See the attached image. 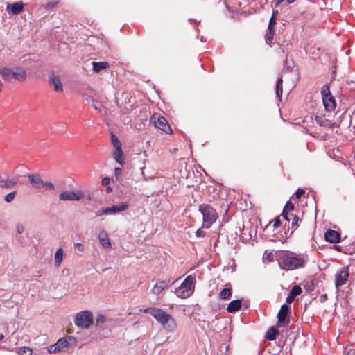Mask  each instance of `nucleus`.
<instances>
[{
    "instance_id": "obj_2",
    "label": "nucleus",
    "mask_w": 355,
    "mask_h": 355,
    "mask_svg": "<svg viewBox=\"0 0 355 355\" xmlns=\"http://www.w3.org/2000/svg\"><path fill=\"white\" fill-rule=\"evenodd\" d=\"M141 311L145 313H149L153 315L157 322H159L163 328L169 331L173 332L177 328V323L175 320L166 311L156 307H148Z\"/></svg>"
},
{
    "instance_id": "obj_55",
    "label": "nucleus",
    "mask_w": 355,
    "mask_h": 355,
    "mask_svg": "<svg viewBox=\"0 0 355 355\" xmlns=\"http://www.w3.org/2000/svg\"><path fill=\"white\" fill-rule=\"evenodd\" d=\"M353 351V349H349L348 352H347V354L346 355H349L350 352Z\"/></svg>"
},
{
    "instance_id": "obj_11",
    "label": "nucleus",
    "mask_w": 355,
    "mask_h": 355,
    "mask_svg": "<svg viewBox=\"0 0 355 355\" xmlns=\"http://www.w3.org/2000/svg\"><path fill=\"white\" fill-rule=\"evenodd\" d=\"M349 275V267H343L335 275V286L338 288L344 285Z\"/></svg>"
},
{
    "instance_id": "obj_13",
    "label": "nucleus",
    "mask_w": 355,
    "mask_h": 355,
    "mask_svg": "<svg viewBox=\"0 0 355 355\" xmlns=\"http://www.w3.org/2000/svg\"><path fill=\"white\" fill-rule=\"evenodd\" d=\"M69 347V344L66 339L63 337L58 340V341L49 347V353H58L62 351L63 349Z\"/></svg>"
},
{
    "instance_id": "obj_12",
    "label": "nucleus",
    "mask_w": 355,
    "mask_h": 355,
    "mask_svg": "<svg viewBox=\"0 0 355 355\" xmlns=\"http://www.w3.org/2000/svg\"><path fill=\"white\" fill-rule=\"evenodd\" d=\"M81 191H63L60 193L59 199L63 201H78L83 197Z\"/></svg>"
},
{
    "instance_id": "obj_54",
    "label": "nucleus",
    "mask_w": 355,
    "mask_h": 355,
    "mask_svg": "<svg viewBox=\"0 0 355 355\" xmlns=\"http://www.w3.org/2000/svg\"><path fill=\"white\" fill-rule=\"evenodd\" d=\"M270 257L272 259V254L271 253H269L268 254V258L270 259Z\"/></svg>"
},
{
    "instance_id": "obj_49",
    "label": "nucleus",
    "mask_w": 355,
    "mask_h": 355,
    "mask_svg": "<svg viewBox=\"0 0 355 355\" xmlns=\"http://www.w3.org/2000/svg\"><path fill=\"white\" fill-rule=\"evenodd\" d=\"M242 306H243L244 309H248L249 307L248 301H245L243 303H242Z\"/></svg>"
},
{
    "instance_id": "obj_43",
    "label": "nucleus",
    "mask_w": 355,
    "mask_h": 355,
    "mask_svg": "<svg viewBox=\"0 0 355 355\" xmlns=\"http://www.w3.org/2000/svg\"><path fill=\"white\" fill-rule=\"evenodd\" d=\"M75 249L79 252H83L84 250V245L82 243H77L74 245Z\"/></svg>"
},
{
    "instance_id": "obj_9",
    "label": "nucleus",
    "mask_w": 355,
    "mask_h": 355,
    "mask_svg": "<svg viewBox=\"0 0 355 355\" xmlns=\"http://www.w3.org/2000/svg\"><path fill=\"white\" fill-rule=\"evenodd\" d=\"M150 122L153 124L155 127L162 130L165 133H172V129L171 128L167 120L159 114L155 113L150 117Z\"/></svg>"
},
{
    "instance_id": "obj_6",
    "label": "nucleus",
    "mask_w": 355,
    "mask_h": 355,
    "mask_svg": "<svg viewBox=\"0 0 355 355\" xmlns=\"http://www.w3.org/2000/svg\"><path fill=\"white\" fill-rule=\"evenodd\" d=\"M28 178L31 186L38 191L42 189L53 191L55 189V186L51 182L44 181L38 173L28 174Z\"/></svg>"
},
{
    "instance_id": "obj_37",
    "label": "nucleus",
    "mask_w": 355,
    "mask_h": 355,
    "mask_svg": "<svg viewBox=\"0 0 355 355\" xmlns=\"http://www.w3.org/2000/svg\"><path fill=\"white\" fill-rule=\"evenodd\" d=\"M58 3V1L55 0H51L49 1L45 6L44 8L47 10H50L54 7H55Z\"/></svg>"
},
{
    "instance_id": "obj_40",
    "label": "nucleus",
    "mask_w": 355,
    "mask_h": 355,
    "mask_svg": "<svg viewBox=\"0 0 355 355\" xmlns=\"http://www.w3.org/2000/svg\"><path fill=\"white\" fill-rule=\"evenodd\" d=\"M304 193L305 191L303 189H298L295 193L296 198L300 199Z\"/></svg>"
},
{
    "instance_id": "obj_15",
    "label": "nucleus",
    "mask_w": 355,
    "mask_h": 355,
    "mask_svg": "<svg viewBox=\"0 0 355 355\" xmlns=\"http://www.w3.org/2000/svg\"><path fill=\"white\" fill-rule=\"evenodd\" d=\"M49 84L51 87L56 92H62L63 91V85L60 78L55 75L49 77Z\"/></svg>"
},
{
    "instance_id": "obj_48",
    "label": "nucleus",
    "mask_w": 355,
    "mask_h": 355,
    "mask_svg": "<svg viewBox=\"0 0 355 355\" xmlns=\"http://www.w3.org/2000/svg\"><path fill=\"white\" fill-rule=\"evenodd\" d=\"M327 299V295L326 294L322 295L320 297V300L321 302H324Z\"/></svg>"
},
{
    "instance_id": "obj_26",
    "label": "nucleus",
    "mask_w": 355,
    "mask_h": 355,
    "mask_svg": "<svg viewBox=\"0 0 355 355\" xmlns=\"http://www.w3.org/2000/svg\"><path fill=\"white\" fill-rule=\"evenodd\" d=\"M293 211H294V205L290 200H288L284 206V208L282 213V216L284 219H287L288 217L290 215H291V212H293Z\"/></svg>"
},
{
    "instance_id": "obj_23",
    "label": "nucleus",
    "mask_w": 355,
    "mask_h": 355,
    "mask_svg": "<svg viewBox=\"0 0 355 355\" xmlns=\"http://www.w3.org/2000/svg\"><path fill=\"white\" fill-rule=\"evenodd\" d=\"M92 69L96 73H99L102 70L107 69L110 67V64L107 62H93Z\"/></svg>"
},
{
    "instance_id": "obj_57",
    "label": "nucleus",
    "mask_w": 355,
    "mask_h": 355,
    "mask_svg": "<svg viewBox=\"0 0 355 355\" xmlns=\"http://www.w3.org/2000/svg\"><path fill=\"white\" fill-rule=\"evenodd\" d=\"M335 248L339 250V246L336 245Z\"/></svg>"
},
{
    "instance_id": "obj_35",
    "label": "nucleus",
    "mask_w": 355,
    "mask_h": 355,
    "mask_svg": "<svg viewBox=\"0 0 355 355\" xmlns=\"http://www.w3.org/2000/svg\"><path fill=\"white\" fill-rule=\"evenodd\" d=\"M16 195V191L10 192L5 196L4 200L6 202H11L15 198Z\"/></svg>"
},
{
    "instance_id": "obj_4",
    "label": "nucleus",
    "mask_w": 355,
    "mask_h": 355,
    "mask_svg": "<svg viewBox=\"0 0 355 355\" xmlns=\"http://www.w3.org/2000/svg\"><path fill=\"white\" fill-rule=\"evenodd\" d=\"M198 211L202 215V227L204 228H209L218 218L216 211L209 204L200 205Z\"/></svg>"
},
{
    "instance_id": "obj_18",
    "label": "nucleus",
    "mask_w": 355,
    "mask_h": 355,
    "mask_svg": "<svg viewBox=\"0 0 355 355\" xmlns=\"http://www.w3.org/2000/svg\"><path fill=\"white\" fill-rule=\"evenodd\" d=\"M302 292V289L299 285H295L291 290L289 295L286 299V304L288 305L291 304L295 297L299 295H300Z\"/></svg>"
},
{
    "instance_id": "obj_41",
    "label": "nucleus",
    "mask_w": 355,
    "mask_h": 355,
    "mask_svg": "<svg viewBox=\"0 0 355 355\" xmlns=\"http://www.w3.org/2000/svg\"><path fill=\"white\" fill-rule=\"evenodd\" d=\"M281 224H282V221L280 219V216L276 217L274 220V224H273L274 228L279 227L281 225Z\"/></svg>"
},
{
    "instance_id": "obj_22",
    "label": "nucleus",
    "mask_w": 355,
    "mask_h": 355,
    "mask_svg": "<svg viewBox=\"0 0 355 355\" xmlns=\"http://www.w3.org/2000/svg\"><path fill=\"white\" fill-rule=\"evenodd\" d=\"M128 204L123 202L119 205H113L112 207H107V209L108 211V214H116V213H119L121 211H123L126 210L128 209Z\"/></svg>"
},
{
    "instance_id": "obj_45",
    "label": "nucleus",
    "mask_w": 355,
    "mask_h": 355,
    "mask_svg": "<svg viewBox=\"0 0 355 355\" xmlns=\"http://www.w3.org/2000/svg\"><path fill=\"white\" fill-rule=\"evenodd\" d=\"M24 226L21 225H17V231L19 234H21L24 232Z\"/></svg>"
},
{
    "instance_id": "obj_39",
    "label": "nucleus",
    "mask_w": 355,
    "mask_h": 355,
    "mask_svg": "<svg viewBox=\"0 0 355 355\" xmlns=\"http://www.w3.org/2000/svg\"><path fill=\"white\" fill-rule=\"evenodd\" d=\"M103 214H106V215L108 214V211H107V207L104 208V209H100V210H98L95 213L96 216H102Z\"/></svg>"
},
{
    "instance_id": "obj_5",
    "label": "nucleus",
    "mask_w": 355,
    "mask_h": 355,
    "mask_svg": "<svg viewBox=\"0 0 355 355\" xmlns=\"http://www.w3.org/2000/svg\"><path fill=\"white\" fill-rule=\"evenodd\" d=\"M0 74L4 80L8 81L17 80L23 82L26 78V71L23 69L18 67H3L0 69Z\"/></svg>"
},
{
    "instance_id": "obj_50",
    "label": "nucleus",
    "mask_w": 355,
    "mask_h": 355,
    "mask_svg": "<svg viewBox=\"0 0 355 355\" xmlns=\"http://www.w3.org/2000/svg\"><path fill=\"white\" fill-rule=\"evenodd\" d=\"M295 214H293V212H291V215H290L287 219H285L286 221L289 222L290 220H292V218L295 216Z\"/></svg>"
},
{
    "instance_id": "obj_16",
    "label": "nucleus",
    "mask_w": 355,
    "mask_h": 355,
    "mask_svg": "<svg viewBox=\"0 0 355 355\" xmlns=\"http://www.w3.org/2000/svg\"><path fill=\"white\" fill-rule=\"evenodd\" d=\"M171 283V280H162L159 281L155 284L153 288L151 290L153 294L158 295H159L162 291H164L166 288Z\"/></svg>"
},
{
    "instance_id": "obj_30",
    "label": "nucleus",
    "mask_w": 355,
    "mask_h": 355,
    "mask_svg": "<svg viewBox=\"0 0 355 355\" xmlns=\"http://www.w3.org/2000/svg\"><path fill=\"white\" fill-rule=\"evenodd\" d=\"M282 83H283L282 78L279 77L277 79V84H276V95L279 100H281V97L282 95V90H283Z\"/></svg>"
},
{
    "instance_id": "obj_7",
    "label": "nucleus",
    "mask_w": 355,
    "mask_h": 355,
    "mask_svg": "<svg viewBox=\"0 0 355 355\" xmlns=\"http://www.w3.org/2000/svg\"><path fill=\"white\" fill-rule=\"evenodd\" d=\"M94 318L89 311H82L76 315L74 323L78 327L87 329L93 324Z\"/></svg>"
},
{
    "instance_id": "obj_34",
    "label": "nucleus",
    "mask_w": 355,
    "mask_h": 355,
    "mask_svg": "<svg viewBox=\"0 0 355 355\" xmlns=\"http://www.w3.org/2000/svg\"><path fill=\"white\" fill-rule=\"evenodd\" d=\"M111 140H112V144L114 148H119V147L121 146V144L119 139L115 135L112 134Z\"/></svg>"
},
{
    "instance_id": "obj_20",
    "label": "nucleus",
    "mask_w": 355,
    "mask_h": 355,
    "mask_svg": "<svg viewBox=\"0 0 355 355\" xmlns=\"http://www.w3.org/2000/svg\"><path fill=\"white\" fill-rule=\"evenodd\" d=\"M301 222L302 219L297 215H295V216L292 218L291 227V231L290 232H285L286 237L287 239L290 237L292 235V234L298 228V227L300 226V223Z\"/></svg>"
},
{
    "instance_id": "obj_32",
    "label": "nucleus",
    "mask_w": 355,
    "mask_h": 355,
    "mask_svg": "<svg viewBox=\"0 0 355 355\" xmlns=\"http://www.w3.org/2000/svg\"><path fill=\"white\" fill-rule=\"evenodd\" d=\"M32 353V349L28 347H20L18 351L19 355H31Z\"/></svg>"
},
{
    "instance_id": "obj_29",
    "label": "nucleus",
    "mask_w": 355,
    "mask_h": 355,
    "mask_svg": "<svg viewBox=\"0 0 355 355\" xmlns=\"http://www.w3.org/2000/svg\"><path fill=\"white\" fill-rule=\"evenodd\" d=\"M63 258V250L62 248H59L55 254V265L58 267L60 266Z\"/></svg>"
},
{
    "instance_id": "obj_14",
    "label": "nucleus",
    "mask_w": 355,
    "mask_h": 355,
    "mask_svg": "<svg viewBox=\"0 0 355 355\" xmlns=\"http://www.w3.org/2000/svg\"><path fill=\"white\" fill-rule=\"evenodd\" d=\"M6 10L10 15H19L24 11V3L21 1L14 3H8Z\"/></svg>"
},
{
    "instance_id": "obj_42",
    "label": "nucleus",
    "mask_w": 355,
    "mask_h": 355,
    "mask_svg": "<svg viewBox=\"0 0 355 355\" xmlns=\"http://www.w3.org/2000/svg\"><path fill=\"white\" fill-rule=\"evenodd\" d=\"M296 0H285L286 4H290L291 3H293ZM284 1V0H276V1H275L276 6L280 5Z\"/></svg>"
},
{
    "instance_id": "obj_53",
    "label": "nucleus",
    "mask_w": 355,
    "mask_h": 355,
    "mask_svg": "<svg viewBox=\"0 0 355 355\" xmlns=\"http://www.w3.org/2000/svg\"><path fill=\"white\" fill-rule=\"evenodd\" d=\"M4 338V335L3 334H0V341L3 340Z\"/></svg>"
},
{
    "instance_id": "obj_10",
    "label": "nucleus",
    "mask_w": 355,
    "mask_h": 355,
    "mask_svg": "<svg viewBox=\"0 0 355 355\" xmlns=\"http://www.w3.org/2000/svg\"><path fill=\"white\" fill-rule=\"evenodd\" d=\"M291 307L287 304L282 305L277 314L279 326L286 327L290 323Z\"/></svg>"
},
{
    "instance_id": "obj_21",
    "label": "nucleus",
    "mask_w": 355,
    "mask_h": 355,
    "mask_svg": "<svg viewBox=\"0 0 355 355\" xmlns=\"http://www.w3.org/2000/svg\"><path fill=\"white\" fill-rule=\"evenodd\" d=\"M98 239L101 244L104 248H110L111 243L106 232L101 231L99 233Z\"/></svg>"
},
{
    "instance_id": "obj_24",
    "label": "nucleus",
    "mask_w": 355,
    "mask_h": 355,
    "mask_svg": "<svg viewBox=\"0 0 355 355\" xmlns=\"http://www.w3.org/2000/svg\"><path fill=\"white\" fill-rule=\"evenodd\" d=\"M18 184V180L16 178H7L0 181V187L9 189L15 187Z\"/></svg>"
},
{
    "instance_id": "obj_56",
    "label": "nucleus",
    "mask_w": 355,
    "mask_h": 355,
    "mask_svg": "<svg viewBox=\"0 0 355 355\" xmlns=\"http://www.w3.org/2000/svg\"><path fill=\"white\" fill-rule=\"evenodd\" d=\"M110 191H111V189L110 187H107V191L109 192Z\"/></svg>"
},
{
    "instance_id": "obj_3",
    "label": "nucleus",
    "mask_w": 355,
    "mask_h": 355,
    "mask_svg": "<svg viewBox=\"0 0 355 355\" xmlns=\"http://www.w3.org/2000/svg\"><path fill=\"white\" fill-rule=\"evenodd\" d=\"M196 277L194 275L187 276L181 285L175 291V295L182 299L189 297L194 292Z\"/></svg>"
},
{
    "instance_id": "obj_31",
    "label": "nucleus",
    "mask_w": 355,
    "mask_h": 355,
    "mask_svg": "<svg viewBox=\"0 0 355 355\" xmlns=\"http://www.w3.org/2000/svg\"><path fill=\"white\" fill-rule=\"evenodd\" d=\"M273 35H274V30L273 28H271V29H269L268 30L266 35H265V40H266V42L269 44L270 46H271V44H272V40L273 39Z\"/></svg>"
},
{
    "instance_id": "obj_27",
    "label": "nucleus",
    "mask_w": 355,
    "mask_h": 355,
    "mask_svg": "<svg viewBox=\"0 0 355 355\" xmlns=\"http://www.w3.org/2000/svg\"><path fill=\"white\" fill-rule=\"evenodd\" d=\"M279 334V331L275 327H270L267 331L265 338L268 340H274L276 339L277 335Z\"/></svg>"
},
{
    "instance_id": "obj_25",
    "label": "nucleus",
    "mask_w": 355,
    "mask_h": 355,
    "mask_svg": "<svg viewBox=\"0 0 355 355\" xmlns=\"http://www.w3.org/2000/svg\"><path fill=\"white\" fill-rule=\"evenodd\" d=\"M113 157L121 166L123 164L124 157H123V152L122 150L121 146L119 147V148H114Z\"/></svg>"
},
{
    "instance_id": "obj_38",
    "label": "nucleus",
    "mask_w": 355,
    "mask_h": 355,
    "mask_svg": "<svg viewBox=\"0 0 355 355\" xmlns=\"http://www.w3.org/2000/svg\"><path fill=\"white\" fill-rule=\"evenodd\" d=\"M106 322V316L102 314H100L96 318V323L103 324Z\"/></svg>"
},
{
    "instance_id": "obj_17",
    "label": "nucleus",
    "mask_w": 355,
    "mask_h": 355,
    "mask_svg": "<svg viewBox=\"0 0 355 355\" xmlns=\"http://www.w3.org/2000/svg\"><path fill=\"white\" fill-rule=\"evenodd\" d=\"M324 237L327 241L332 243H336L340 241V236L339 233L335 230L329 229L325 234Z\"/></svg>"
},
{
    "instance_id": "obj_36",
    "label": "nucleus",
    "mask_w": 355,
    "mask_h": 355,
    "mask_svg": "<svg viewBox=\"0 0 355 355\" xmlns=\"http://www.w3.org/2000/svg\"><path fill=\"white\" fill-rule=\"evenodd\" d=\"M64 338L67 341V343L69 344V347L70 345H75L77 343L78 340H77V338L75 336H66V337H64Z\"/></svg>"
},
{
    "instance_id": "obj_1",
    "label": "nucleus",
    "mask_w": 355,
    "mask_h": 355,
    "mask_svg": "<svg viewBox=\"0 0 355 355\" xmlns=\"http://www.w3.org/2000/svg\"><path fill=\"white\" fill-rule=\"evenodd\" d=\"M307 262L306 256L291 251L280 253L278 256V263L281 269L293 270L302 268Z\"/></svg>"
},
{
    "instance_id": "obj_8",
    "label": "nucleus",
    "mask_w": 355,
    "mask_h": 355,
    "mask_svg": "<svg viewBox=\"0 0 355 355\" xmlns=\"http://www.w3.org/2000/svg\"><path fill=\"white\" fill-rule=\"evenodd\" d=\"M321 95L324 107L327 112H332L336 108V101L334 97L331 95L329 89V86L325 85L323 86L321 91Z\"/></svg>"
},
{
    "instance_id": "obj_19",
    "label": "nucleus",
    "mask_w": 355,
    "mask_h": 355,
    "mask_svg": "<svg viewBox=\"0 0 355 355\" xmlns=\"http://www.w3.org/2000/svg\"><path fill=\"white\" fill-rule=\"evenodd\" d=\"M242 307V300H234L231 301L227 307L228 313H235Z\"/></svg>"
},
{
    "instance_id": "obj_47",
    "label": "nucleus",
    "mask_w": 355,
    "mask_h": 355,
    "mask_svg": "<svg viewBox=\"0 0 355 355\" xmlns=\"http://www.w3.org/2000/svg\"><path fill=\"white\" fill-rule=\"evenodd\" d=\"M121 171H122V170H121V168H116L114 169V173H115V175H116V176H119V175H120L121 174Z\"/></svg>"
},
{
    "instance_id": "obj_46",
    "label": "nucleus",
    "mask_w": 355,
    "mask_h": 355,
    "mask_svg": "<svg viewBox=\"0 0 355 355\" xmlns=\"http://www.w3.org/2000/svg\"><path fill=\"white\" fill-rule=\"evenodd\" d=\"M110 178H104L102 180V184L103 185H107L110 183Z\"/></svg>"
},
{
    "instance_id": "obj_33",
    "label": "nucleus",
    "mask_w": 355,
    "mask_h": 355,
    "mask_svg": "<svg viewBox=\"0 0 355 355\" xmlns=\"http://www.w3.org/2000/svg\"><path fill=\"white\" fill-rule=\"evenodd\" d=\"M277 15H278V11L274 10L272 12V15L271 16V18L270 19V21H269V24H268L269 29L273 28V26L275 24V20H276V17H277Z\"/></svg>"
},
{
    "instance_id": "obj_44",
    "label": "nucleus",
    "mask_w": 355,
    "mask_h": 355,
    "mask_svg": "<svg viewBox=\"0 0 355 355\" xmlns=\"http://www.w3.org/2000/svg\"><path fill=\"white\" fill-rule=\"evenodd\" d=\"M196 235L198 237H205L206 235V233H205V232L201 230L200 229H198L196 232Z\"/></svg>"
},
{
    "instance_id": "obj_52",
    "label": "nucleus",
    "mask_w": 355,
    "mask_h": 355,
    "mask_svg": "<svg viewBox=\"0 0 355 355\" xmlns=\"http://www.w3.org/2000/svg\"><path fill=\"white\" fill-rule=\"evenodd\" d=\"M318 123L320 124V125H321V126H322V125H325L324 122H323V121H320L318 120Z\"/></svg>"
},
{
    "instance_id": "obj_28",
    "label": "nucleus",
    "mask_w": 355,
    "mask_h": 355,
    "mask_svg": "<svg viewBox=\"0 0 355 355\" xmlns=\"http://www.w3.org/2000/svg\"><path fill=\"white\" fill-rule=\"evenodd\" d=\"M232 295V288L231 286L229 288H224L219 293V297L222 300H227Z\"/></svg>"
},
{
    "instance_id": "obj_51",
    "label": "nucleus",
    "mask_w": 355,
    "mask_h": 355,
    "mask_svg": "<svg viewBox=\"0 0 355 355\" xmlns=\"http://www.w3.org/2000/svg\"><path fill=\"white\" fill-rule=\"evenodd\" d=\"M93 107L96 109V110H98L99 109L100 107L98 106L97 105V103L94 101H93V104H92Z\"/></svg>"
}]
</instances>
